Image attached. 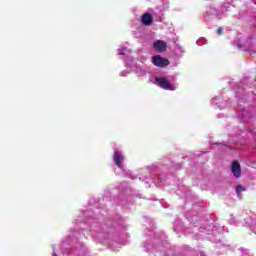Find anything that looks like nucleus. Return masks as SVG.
I'll return each instance as SVG.
<instances>
[{
    "instance_id": "obj_2",
    "label": "nucleus",
    "mask_w": 256,
    "mask_h": 256,
    "mask_svg": "<svg viewBox=\"0 0 256 256\" xmlns=\"http://www.w3.org/2000/svg\"><path fill=\"white\" fill-rule=\"evenodd\" d=\"M156 81L158 82V85L161 87V89H165L166 91H175V87L173 84L167 81V78H156Z\"/></svg>"
},
{
    "instance_id": "obj_1",
    "label": "nucleus",
    "mask_w": 256,
    "mask_h": 256,
    "mask_svg": "<svg viewBox=\"0 0 256 256\" xmlns=\"http://www.w3.org/2000/svg\"><path fill=\"white\" fill-rule=\"evenodd\" d=\"M152 63L155 65V67H169V59L163 58L160 55H155L152 57Z\"/></svg>"
},
{
    "instance_id": "obj_6",
    "label": "nucleus",
    "mask_w": 256,
    "mask_h": 256,
    "mask_svg": "<svg viewBox=\"0 0 256 256\" xmlns=\"http://www.w3.org/2000/svg\"><path fill=\"white\" fill-rule=\"evenodd\" d=\"M141 23L142 25H145V27L153 25V16L149 13H144L141 16Z\"/></svg>"
},
{
    "instance_id": "obj_8",
    "label": "nucleus",
    "mask_w": 256,
    "mask_h": 256,
    "mask_svg": "<svg viewBox=\"0 0 256 256\" xmlns=\"http://www.w3.org/2000/svg\"><path fill=\"white\" fill-rule=\"evenodd\" d=\"M217 33L218 35H223V27H219Z\"/></svg>"
},
{
    "instance_id": "obj_4",
    "label": "nucleus",
    "mask_w": 256,
    "mask_h": 256,
    "mask_svg": "<svg viewBox=\"0 0 256 256\" xmlns=\"http://www.w3.org/2000/svg\"><path fill=\"white\" fill-rule=\"evenodd\" d=\"M231 172L234 177H236V179H239V177H241V164L239 163V161L232 162Z\"/></svg>"
},
{
    "instance_id": "obj_5",
    "label": "nucleus",
    "mask_w": 256,
    "mask_h": 256,
    "mask_svg": "<svg viewBox=\"0 0 256 256\" xmlns=\"http://www.w3.org/2000/svg\"><path fill=\"white\" fill-rule=\"evenodd\" d=\"M113 159H114L115 165L118 166L119 169H121V167H123V159H124L123 154L121 153V151L116 150L114 152Z\"/></svg>"
},
{
    "instance_id": "obj_7",
    "label": "nucleus",
    "mask_w": 256,
    "mask_h": 256,
    "mask_svg": "<svg viewBox=\"0 0 256 256\" xmlns=\"http://www.w3.org/2000/svg\"><path fill=\"white\" fill-rule=\"evenodd\" d=\"M241 191H245V187H243L242 185H238L236 187V193L238 196L241 195Z\"/></svg>"
},
{
    "instance_id": "obj_3",
    "label": "nucleus",
    "mask_w": 256,
    "mask_h": 256,
    "mask_svg": "<svg viewBox=\"0 0 256 256\" xmlns=\"http://www.w3.org/2000/svg\"><path fill=\"white\" fill-rule=\"evenodd\" d=\"M153 48L157 53H165L167 51V43L163 40H156L153 43Z\"/></svg>"
}]
</instances>
